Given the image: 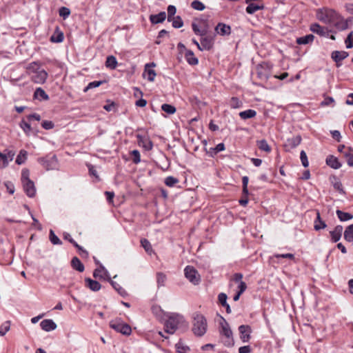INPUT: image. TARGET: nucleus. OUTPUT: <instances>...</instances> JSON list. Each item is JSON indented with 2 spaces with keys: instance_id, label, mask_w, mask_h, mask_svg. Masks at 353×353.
<instances>
[{
  "instance_id": "bb28decb",
  "label": "nucleus",
  "mask_w": 353,
  "mask_h": 353,
  "mask_svg": "<svg viewBox=\"0 0 353 353\" xmlns=\"http://www.w3.org/2000/svg\"><path fill=\"white\" fill-rule=\"evenodd\" d=\"M310 30L312 32L318 34L320 36H325L326 34V32L325 31L324 28L321 26L317 23H312L310 25Z\"/></svg>"
},
{
  "instance_id": "39448f33",
  "label": "nucleus",
  "mask_w": 353,
  "mask_h": 353,
  "mask_svg": "<svg viewBox=\"0 0 353 353\" xmlns=\"http://www.w3.org/2000/svg\"><path fill=\"white\" fill-rule=\"evenodd\" d=\"M110 326L117 332H120L126 336L130 335L132 332L131 327L128 324L123 323L121 319L111 321L110 322Z\"/></svg>"
},
{
  "instance_id": "20e7f679",
  "label": "nucleus",
  "mask_w": 353,
  "mask_h": 353,
  "mask_svg": "<svg viewBox=\"0 0 353 353\" xmlns=\"http://www.w3.org/2000/svg\"><path fill=\"white\" fill-rule=\"evenodd\" d=\"M221 334L225 337L223 342L225 346H232L234 345V340L232 338V332L229 326L228 322L223 319V322L221 323Z\"/></svg>"
},
{
  "instance_id": "4d7b16f0",
  "label": "nucleus",
  "mask_w": 353,
  "mask_h": 353,
  "mask_svg": "<svg viewBox=\"0 0 353 353\" xmlns=\"http://www.w3.org/2000/svg\"><path fill=\"white\" fill-rule=\"evenodd\" d=\"M112 287L123 296L126 294L125 290L114 281L111 282Z\"/></svg>"
},
{
  "instance_id": "9d476101",
  "label": "nucleus",
  "mask_w": 353,
  "mask_h": 353,
  "mask_svg": "<svg viewBox=\"0 0 353 353\" xmlns=\"http://www.w3.org/2000/svg\"><path fill=\"white\" fill-rule=\"evenodd\" d=\"M23 188L26 194L29 197H33L35 195L36 190L32 181H26L22 182Z\"/></svg>"
},
{
  "instance_id": "c9c22d12",
  "label": "nucleus",
  "mask_w": 353,
  "mask_h": 353,
  "mask_svg": "<svg viewBox=\"0 0 353 353\" xmlns=\"http://www.w3.org/2000/svg\"><path fill=\"white\" fill-rule=\"evenodd\" d=\"M27 155H28V152L24 150H21L17 157V159L15 161L16 163L18 165H21V164L24 163L27 159Z\"/></svg>"
},
{
  "instance_id": "412c9836",
  "label": "nucleus",
  "mask_w": 353,
  "mask_h": 353,
  "mask_svg": "<svg viewBox=\"0 0 353 353\" xmlns=\"http://www.w3.org/2000/svg\"><path fill=\"white\" fill-rule=\"evenodd\" d=\"M201 43L202 49L210 50L213 47V39L211 37H201Z\"/></svg>"
},
{
  "instance_id": "49530a36",
  "label": "nucleus",
  "mask_w": 353,
  "mask_h": 353,
  "mask_svg": "<svg viewBox=\"0 0 353 353\" xmlns=\"http://www.w3.org/2000/svg\"><path fill=\"white\" fill-rule=\"evenodd\" d=\"M57 327V324L52 319H46V332L54 330Z\"/></svg>"
},
{
  "instance_id": "423d86ee",
  "label": "nucleus",
  "mask_w": 353,
  "mask_h": 353,
  "mask_svg": "<svg viewBox=\"0 0 353 353\" xmlns=\"http://www.w3.org/2000/svg\"><path fill=\"white\" fill-rule=\"evenodd\" d=\"M185 277L194 285L199 284L200 281V276L198 272L192 266L188 265L184 270Z\"/></svg>"
},
{
  "instance_id": "e2e57ef3",
  "label": "nucleus",
  "mask_w": 353,
  "mask_h": 353,
  "mask_svg": "<svg viewBox=\"0 0 353 353\" xmlns=\"http://www.w3.org/2000/svg\"><path fill=\"white\" fill-rule=\"evenodd\" d=\"M227 295L225 293H220L218 296L219 302L222 306L227 305Z\"/></svg>"
},
{
  "instance_id": "f03ea898",
  "label": "nucleus",
  "mask_w": 353,
  "mask_h": 353,
  "mask_svg": "<svg viewBox=\"0 0 353 353\" xmlns=\"http://www.w3.org/2000/svg\"><path fill=\"white\" fill-rule=\"evenodd\" d=\"M208 327L207 320L205 316L200 313L194 314L192 328L193 333L197 336H203Z\"/></svg>"
},
{
  "instance_id": "a19ab883",
  "label": "nucleus",
  "mask_w": 353,
  "mask_h": 353,
  "mask_svg": "<svg viewBox=\"0 0 353 353\" xmlns=\"http://www.w3.org/2000/svg\"><path fill=\"white\" fill-rule=\"evenodd\" d=\"M40 65L37 62H32L28 65L27 67V70L30 74H34V72H37L40 71Z\"/></svg>"
},
{
  "instance_id": "8fccbe9b",
  "label": "nucleus",
  "mask_w": 353,
  "mask_h": 353,
  "mask_svg": "<svg viewBox=\"0 0 353 353\" xmlns=\"http://www.w3.org/2000/svg\"><path fill=\"white\" fill-rule=\"evenodd\" d=\"M30 121H28V120L26 121L25 119H23L20 122V127L23 129V130L26 133H28L31 130V126H30Z\"/></svg>"
},
{
  "instance_id": "58836bf2",
  "label": "nucleus",
  "mask_w": 353,
  "mask_h": 353,
  "mask_svg": "<svg viewBox=\"0 0 353 353\" xmlns=\"http://www.w3.org/2000/svg\"><path fill=\"white\" fill-rule=\"evenodd\" d=\"M178 353H188L190 351V347L185 345L182 341H179L175 345Z\"/></svg>"
},
{
  "instance_id": "c756f323",
  "label": "nucleus",
  "mask_w": 353,
  "mask_h": 353,
  "mask_svg": "<svg viewBox=\"0 0 353 353\" xmlns=\"http://www.w3.org/2000/svg\"><path fill=\"white\" fill-rule=\"evenodd\" d=\"M336 213L341 221H347L353 219V215L352 214L343 212L340 210H337Z\"/></svg>"
},
{
  "instance_id": "603ef678",
  "label": "nucleus",
  "mask_w": 353,
  "mask_h": 353,
  "mask_svg": "<svg viewBox=\"0 0 353 353\" xmlns=\"http://www.w3.org/2000/svg\"><path fill=\"white\" fill-rule=\"evenodd\" d=\"M179 183L178 179L174 176H168L165 179V183L166 185L169 187H173L175 184Z\"/></svg>"
},
{
  "instance_id": "c85d7f7f",
  "label": "nucleus",
  "mask_w": 353,
  "mask_h": 353,
  "mask_svg": "<svg viewBox=\"0 0 353 353\" xmlns=\"http://www.w3.org/2000/svg\"><path fill=\"white\" fill-rule=\"evenodd\" d=\"M339 30H345L347 28V21H345L341 15H339V19L336 20L334 22L332 23Z\"/></svg>"
},
{
  "instance_id": "a18cd8bd",
  "label": "nucleus",
  "mask_w": 353,
  "mask_h": 353,
  "mask_svg": "<svg viewBox=\"0 0 353 353\" xmlns=\"http://www.w3.org/2000/svg\"><path fill=\"white\" fill-rule=\"evenodd\" d=\"M191 7L193 9H194L196 10H199V11L203 10L205 8V5L201 1H200L199 0L193 1L191 3Z\"/></svg>"
},
{
  "instance_id": "37998d69",
  "label": "nucleus",
  "mask_w": 353,
  "mask_h": 353,
  "mask_svg": "<svg viewBox=\"0 0 353 353\" xmlns=\"http://www.w3.org/2000/svg\"><path fill=\"white\" fill-rule=\"evenodd\" d=\"M172 19H173L171 20V21L172 23V26L174 28H180L183 26V21L181 17H179V16L174 17H172Z\"/></svg>"
},
{
  "instance_id": "7c9ffc66",
  "label": "nucleus",
  "mask_w": 353,
  "mask_h": 353,
  "mask_svg": "<svg viewBox=\"0 0 353 353\" xmlns=\"http://www.w3.org/2000/svg\"><path fill=\"white\" fill-rule=\"evenodd\" d=\"M256 115V112L254 110L249 109L239 112V117L242 119H248L254 117Z\"/></svg>"
},
{
  "instance_id": "b1692460",
  "label": "nucleus",
  "mask_w": 353,
  "mask_h": 353,
  "mask_svg": "<svg viewBox=\"0 0 353 353\" xmlns=\"http://www.w3.org/2000/svg\"><path fill=\"white\" fill-rule=\"evenodd\" d=\"M71 266L74 270H77L79 272L84 271V265L77 256H74L71 261Z\"/></svg>"
},
{
  "instance_id": "13d9d810",
  "label": "nucleus",
  "mask_w": 353,
  "mask_h": 353,
  "mask_svg": "<svg viewBox=\"0 0 353 353\" xmlns=\"http://www.w3.org/2000/svg\"><path fill=\"white\" fill-rule=\"evenodd\" d=\"M29 176H30L29 170L27 168H23L21 171V183L26 181H30V179Z\"/></svg>"
},
{
  "instance_id": "cd10ccee",
  "label": "nucleus",
  "mask_w": 353,
  "mask_h": 353,
  "mask_svg": "<svg viewBox=\"0 0 353 353\" xmlns=\"http://www.w3.org/2000/svg\"><path fill=\"white\" fill-rule=\"evenodd\" d=\"M314 39V36L312 34H307L296 39V43L299 45H305L311 43Z\"/></svg>"
},
{
  "instance_id": "72a5a7b5",
  "label": "nucleus",
  "mask_w": 353,
  "mask_h": 353,
  "mask_svg": "<svg viewBox=\"0 0 353 353\" xmlns=\"http://www.w3.org/2000/svg\"><path fill=\"white\" fill-rule=\"evenodd\" d=\"M192 28L193 32L196 35H199V36H201V37H204V36L207 35V33H208V28H205L203 29H200L199 26L196 23H195L194 22H193L192 23Z\"/></svg>"
},
{
  "instance_id": "09e8293b",
  "label": "nucleus",
  "mask_w": 353,
  "mask_h": 353,
  "mask_svg": "<svg viewBox=\"0 0 353 353\" xmlns=\"http://www.w3.org/2000/svg\"><path fill=\"white\" fill-rule=\"evenodd\" d=\"M50 240L54 245H60L61 244V241L59 238L54 234L52 230H50Z\"/></svg>"
},
{
  "instance_id": "dca6fc26",
  "label": "nucleus",
  "mask_w": 353,
  "mask_h": 353,
  "mask_svg": "<svg viewBox=\"0 0 353 353\" xmlns=\"http://www.w3.org/2000/svg\"><path fill=\"white\" fill-rule=\"evenodd\" d=\"M64 39L63 32L60 30L58 26L56 27L55 31L50 37V40L52 43H61Z\"/></svg>"
},
{
  "instance_id": "2eb2a0df",
  "label": "nucleus",
  "mask_w": 353,
  "mask_h": 353,
  "mask_svg": "<svg viewBox=\"0 0 353 353\" xmlns=\"http://www.w3.org/2000/svg\"><path fill=\"white\" fill-rule=\"evenodd\" d=\"M137 140L139 145L143 147L146 150H152L153 144L149 138L137 135Z\"/></svg>"
},
{
  "instance_id": "680f3d73",
  "label": "nucleus",
  "mask_w": 353,
  "mask_h": 353,
  "mask_svg": "<svg viewBox=\"0 0 353 353\" xmlns=\"http://www.w3.org/2000/svg\"><path fill=\"white\" fill-rule=\"evenodd\" d=\"M344 157L346 159L347 165L350 167H353V154L345 152Z\"/></svg>"
},
{
  "instance_id": "e433bc0d",
  "label": "nucleus",
  "mask_w": 353,
  "mask_h": 353,
  "mask_svg": "<svg viewBox=\"0 0 353 353\" xmlns=\"http://www.w3.org/2000/svg\"><path fill=\"white\" fill-rule=\"evenodd\" d=\"M263 6H258L255 3H251L246 8V12L248 14H254L255 12L263 9Z\"/></svg>"
},
{
  "instance_id": "9b49d317",
  "label": "nucleus",
  "mask_w": 353,
  "mask_h": 353,
  "mask_svg": "<svg viewBox=\"0 0 353 353\" xmlns=\"http://www.w3.org/2000/svg\"><path fill=\"white\" fill-rule=\"evenodd\" d=\"M343 228L342 225H336L334 229L330 232L331 239L333 242L336 243L339 241L342 236Z\"/></svg>"
},
{
  "instance_id": "a211bd4d",
  "label": "nucleus",
  "mask_w": 353,
  "mask_h": 353,
  "mask_svg": "<svg viewBox=\"0 0 353 353\" xmlns=\"http://www.w3.org/2000/svg\"><path fill=\"white\" fill-rule=\"evenodd\" d=\"M326 164L333 169H339L341 167V163L339 159L333 155H329L326 158Z\"/></svg>"
},
{
  "instance_id": "1a4fd4ad",
  "label": "nucleus",
  "mask_w": 353,
  "mask_h": 353,
  "mask_svg": "<svg viewBox=\"0 0 353 353\" xmlns=\"http://www.w3.org/2000/svg\"><path fill=\"white\" fill-rule=\"evenodd\" d=\"M240 338L243 342H248L250 339L251 327L248 325H241L239 327Z\"/></svg>"
},
{
  "instance_id": "79ce46f5",
  "label": "nucleus",
  "mask_w": 353,
  "mask_h": 353,
  "mask_svg": "<svg viewBox=\"0 0 353 353\" xmlns=\"http://www.w3.org/2000/svg\"><path fill=\"white\" fill-rule=\"evenodd\" d=\"M166 281V276L162 272H158L157 274V282L158 287H162L165 285V283Z\"/></svg>"
},
{
  "instance_id": "6ab92c4d",
  "label": "nucleus",
  "mask_w": 353,
  "mask_h": 353,
  "mask_svg": "<svg viewBox=\"0 0 353 353\" xmlns=\"http://www.w3.org/2000/svg\"><path fill=\"white\" fill-rule=\"evenodd\" d=\"M330 181L336 190H338L340 193L345 194V192L344 191L343 188V185L339 178L334 175L331 176L330 177Z\"/></svg>"
},
{
  "instance_id": "7ed1b4c3",
  "label": "nucleus",
  "mask_w": 353,
  "mask_h": 353,
  "mask_svg": "<svg viewBox=\"0 0 353 353\" xmlns=\"http://www.w3.org/2000/svg\"><path fill=\"white\" fill-rule=\"evenodd\" d=\"M317 18L325 23L332 24L339 19V14L334 10L324 9L317 12Z\"/></svg>"
},
{
  "instance_id": "052dcab7",
  "label": "nucleus",
  "mask_w": 353,
  "mask_h": 353,
  "mask_svg": "<svg viewBox=\"0 0 353 353\" xmlns=\"http://www.w3.org/2000/svg\"><path fill=\"white\" fill-rule=\"evenodd\" d=\"M10 330L9 322H6L0 326V336H4Z\"/></svg>"
},
{
  "instance_id": "69168bd1",
  "label": "nucleus",
  "mask_w": 353,
  "mask_h": 353,
  "mask_svg": "<svg viewBox=\"0 0 353 353\" xmlns=\"http://www.w3.org/2000/svg\"><path fill=\"white\" fill-rule=\"evenodd\" d=\"M34 98L39 97L41 99H44V90L41 88H37L34 93Z\"/></svg>"
},
{
  "instance_id": "f8f14e48",
  "label": "nucleus",
  "mask_w": 353,
  "mask_h": 353,
  "mask_svg": "<svg viewBox=\"0 0 353 353\" xmlns=\"http://www.w3.org/2000/svg\"><path fill=\"white\" fill-rule=\"evenodd\" d=\"M349 56V53L346 51L334 50L331 54V58L335 63L341 62L343 59Z\"/></svg>"
},
{
  "instance_id": "0eeeda50",
  "label": "nucleus",
  "mask_w": 353,
  "mask_h": 353,
  "mask_svg": "<svg viewBox=\"0 0 353 353\" xmlns=\"http://www.w3.org/2000/svg\"><path fill=\"white\" fill-rule=\"evenodd\" d=\"M156 64L154 63H147L145 65V70L143 72V77L146 78L149 81H153L156 77L155 71L152 69V67H155Z\"/></svg>"
},
{
  "instance_id": "bf43d9fd",
  "label": "nucleus",
  "mask_w": 353,
  "mask_h": 353,
  "mask_svg": "<svg viewBox=\"0 0 353 353\" xmlns=\"http://www.w3.org/2000/svg\"><path fill=\"white\" fill-rule=\"evenodd\" d=\"M131 154L133 156V163L135 164L139 163L141 161V156L139 152L137 150H134L132 151Z\"/></svg>"
},
{
  "instance_id": "0e129e2a",
  "label": "nucleus",
  "mask_w": 353,
  "mask_h": 353,
  "mask_svg": "<svg viewBox=\"0 0 353 353\" xmlns=\"http://www.w3.org/2000/svg\"><path fill=\"white\" fill-rule=\"evenodd\" d=\"M274 257L277 258V259L283 258V259H294V255L293 254H290V253L281 254H276L274 255Z\"/></svg>"
},
{
  "instance_id": "ddd939ff",
  "label": "nucleus",
  "mask_w": 353,
  "mask_h": 353,
  "mask_svg": "<svg viewBox=\"0 0 353 353\" xmlns=\"http://www.w3.org/2000/svg\"><path fill=\"white\" fill-rule=\"evenodd\" d=\"M15 153L12 150H6L4 153L0 152V158L3 160V167L8 165V162L12 161Z\"/></svg>"
},
{
  "instance_id": "3c124183",
  "label": "nucleus",
  "mask_w": 353,
  "mask_h": 353,
  "mask_svg": "<svg viewBox=\"0 0 353 353\" xmlns=\"http://www.w3.org/2000/svg\"><path fill=\"white\" fill-rule=\"evenodd\" d=\"M103 81H94L88 83V85L84 88L83 91L86 92L88 90L97 88L100 86Z\"/></svg>"
},
{
  "instance_id": "5701e85b",
  "label": "nucleus",
  "mask_w": 353,
  "mask_h": 353,
  "mask_svg": "<svg viewBox=\"0 0 353 353\" xmlns=\"http://www.w3.org/2000/svg\"><path fill=\"white\" fill-rule=\"evenodd\" d=\"M58 166V161L57 157L53 154L49 157L48 161H46V170H54Z\"/></svg>"
},
{
  "instance_id": "5fc2aeb1",
  "label": "nucleus",
  "mask_w": 353,
  "mask_h": 353,
  "mask_svg": "<svg viewBox=\"0 0 353 353\" xmlns=\"http://www.w3.org/2000/svg\"><path fill=\"white\" fill-rule=\"evenodd\" d=\"M345 43L346 45V48L347 49H350L353 48V32H351L347 35V38L345 40Z\"/></svg>"
},
{
  "instance_id": "c03bdc74",
  "label": "nucleus",
  "mask_w": 353,
  "mask_h": 353,
  "mask_svg": "<svg viewBox=\"0 0 353 353\" xmlns=\"http://www.w3.org/2000/svg\"><path fill=\"white\" fill-rule=\"evenodd\" d=\"M161 109L165 112L172 114L176 112V108L172 105L164 103L161 105Z\"/></svg>"
},
{
  "instance_id": "6e6552de",
  "label": "nucleus",
  "mask_w": 353,
  "mask_h": 353,
  "mask_svg": "<svg viewBox=\"0 0 353 353\" xmlns=\"http://www.w3.org/2000/svg\"><path fill=\"white\" fill-rule=\"evenodd\" d=\"M301 137L300 135L288 139L284 145L285 150L290 151V150L295 148L301 143Z\"/></svg>"
},
{
  "instance_id": "ea45409f",
  "label": "nucleus",
  "mask_w": 353,
  "mask_h": 353,
  "mask_svg": "<svg viewBox=\"0 0 353 353\" xmlns=\"http://www.w3.org/2000/svg\"><path fill=\"white\" fill-rule=\"evenodd\" d=\"M229 105L232 108H240L242 107L243 103L237 97H232Z\"/></svg>"
},
{
  "instance_id": "4be33fe9",
  "label": "nucleus",
  "mask_w": 353,
  "mask_h": 353,
  "mask_svg": "<svg viewBox=\"0 0 353 353\" xmlns=\"http://www.w3.org/2000/svg\"><path fill=\"white\" fill-rule=\"evenodd\" d=\"M327 227V225L324 221H323L321 218V214L319 211H316V218L314 220V230L319 231L321 229H325Z\"/></svg>"
},
{
  "instance_id": "6e6d98bb",
  "label": "nucleus",
  "mask_w": 353,
  "mask_h": 353,
  "mask_svg": "<svg viewBox=\"0 0 353 353\" xmlns=\"http://www.w3.org/2000/svg\"><path fill=\"white\" fill-rule=\"evenodd\" d=\"M300 159L302 163V165L304 168H307L309 165V162L307 160V157L306 153L304 150H302L300 153Z\"/></svg>"
},
{
  "instance_id": "774afa93",
  "label": "nucleus",
  "mask_w": 353,
  "mask_h": 353,
  "mask_svg": "<svg viewBox=\"0 0 353 353\" xmlns=\"http://www.w3.org/2000/svg\"><path fill=\"white\" fill-rule=\"evenodd\" d=\"M251 352V347L249 345H245L239 348V353H250Z\"/></svg>"
},
{
  "instance_id": "f3484780",
  "label": "nucleus",
  "mask_w": 353,
  "mask_h": 353,
  "mask_svg": "<svg viewBox=\"0 0 353 353\" xmlns=\"http://www.w3.org/2000/svg\"><path fill=\"white\" fill-rule=\"evenodd\" d=\"M166 19V13L163 11L157 14H151L150 16V22L153 24L163 23Z\"/></svg>"
},
{
  "instance_id": "a878e982",
  "label": "nucleus",
  "mask_w": 353,
  "mask_h": 353,
  "mask_svg": "<svg viewBox=\"0 0 353 353\" xmlns=\"http://www.w3.org/2000/svg\"><path fill=\"white\" fill-rule=\"evenodd\" d=\"M32 80L37 83H44V70L41 69L40 71L37 72H34L31 76Z\"/></svg>"
},
{
  "instance_id": "864d4df0",
  "label": "nucleus",
  "mask_w": 353,
  "mask_h": 353,
  "mask_svg": "<svg viewBox=\"0 0 353 353\" xmlns=\"http://www.w3.org/2000/svg\"><path fill=\"white\" fill-rule=\"evenodd\" d=\"M60 17H62L64 19H67L70 14V10L66 7H61L59 10Z\"/></svg>"
},
{
  "instance_id": "aec40b11",
  "label": "nucleus",
  "mask_w": 353,
  "mask_h": 353,
  "mask_svg": "<svg viewBox=\"0 0 353 353\" xmlns=\"http://www.w3.org/2000/svg\"><path fill=\"white\" fill-rule=\"evenodd\" d=\"M85 285L88 288H89L92 291L97 292L101 288V284L98 281H97L95 280H92L90 278H86L85 279Z\"/></svg>"
},
{
  "instance_id": "de8ad7c7",
  "label": "nucleus",
  "mask_w": 353,
  "mask_h": 353,
  "mask_svg": "<svg viewBox=\"0 0 353 353\" xmlns=\"http://www.w3.org/2000/svg\"><path fill=\"white\" fill-rule=\"evenodd\" d=\"M168 21L169 22H171V20H172V17H174V14L176 12V8L174 6L170 5L168 7Z\"/></svg>"
},
{
  "instance_id": "393cba45",
  "label": "nucleus",
  "mask_w": 353,
  "mask_h": 353,
  "mask_svg": "<svg viewBox=\"0 0 353 353\" xmlns=\"http://www.w3.org/2000/svg\"><path fill=\"white\" fill-rule=\"evenodd\" d=\"M185 57L190 65H195L199 63L198 59L195 57L194 52L190 50H186Z\"/></svg>"
},
{
  "instance_id": "f257e3e1",
  "label": "nucleus",
  "mask_w": 353,
  "mask_h": 353,
  "mask_svg": "<svg viewBox=\"0 0 353 353\" xmlns=\"http://www.w3.org/2000/svg\"><path fill=\"white\" fill-rule=\"evenodd\" d=\"M164 326L165 332L172 334L177 329L182 327L187 329L188 323L182 315L176 313H172L169 315L168 319L165 322Z\"/></svg>"
},
{
  "instance_id": "338daca9",
  "label": "nucleus",
  "mask_w": 353,
  "mask_h": 353,
  "mask_svg": "<svg viewBox=\"0 0 353 353\" xmlns=\"http://www.w3.org/2000/svg\"><path fill=\"white\" fill-rule=\"evenodd\" d=\"M4 185L8 190V192L12 194L14 192V185L11 181H6L4 183Z\"/></svg>"
},
{
  "instance_id": "4468645a",
  "label": "nucleus",
  "mask_w": 353,
  "mask_h": 353,
  "mask_svg": "<svg viewBox=\"0 0 353 353\" xmlns=\"http://www.w3.org/2000/svg\"><path fill=\"white\" fill-rule=\"evenodd\" d=\"M215 31L222 35H230L231 33V27L223 23H219L215 27Z\"/></svg>"
},
{
  "instance_id": "4c0bfd02",
  "label": "nucleus",
  "mask_w": 353,
  "mask_h": 353,
  "mask_svg": "<svg viewBox=\"0 0 353 353\" xmlns=\"http://www.w3.org/2000/svg\"><path fill=\"white\" fill-rule=\"evenodd\" d=\"M257 145L261 150L265 151L266 152H270L271 151L270 146L265 139L258 141Z\"/></svg>"
},
{
  "instance_id": "f704fd0d",
  "label": "nucleus",
  "mask_w": 353,
  "mask_h": 353,
  "mask_svg": "<svg viewBox=\"0 0 353 353\" xmlns=\"http://www.w3.org/2000/svg\"><path fill=\"white\" fill-rule=\"evenodd\" d=\"M141 245L148 254L151 255L154 253L151 243L148 239H142L141 240Z\"/></svg>"
},
{
  "instance_id": "473e14b6",
  "label": "nucleus",
  "mask_w": 353,
  "mask_h": 353,
  "mask_svg": "<svg viewBox=\"0 0 353 353\" xmlns=\"http://www.w3.org/2000/svg\"><path fill=\"white\" fill-rule=\"evenodd\" d=\"M344 239L348 242L353 241V223L345 228L344 231Z\"/></svg>"
},
{
  "instance_id": "2f4dec72",
  "label": "nucleus",
  "mask_w": 353,
  "mask_h": 353,
  "mask_svg": "<svg viewBox=\"0 0 353 353\" xmlns=\"http://www.w3.org/2000/svg\"><path fill=\"white\" fill-rule=\"evenodd\" d=\"M117 61L114 56H108L106 59L105 66L111 70H114L117 66Z\"/></svg>"
}]
</instances>
